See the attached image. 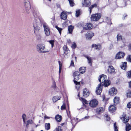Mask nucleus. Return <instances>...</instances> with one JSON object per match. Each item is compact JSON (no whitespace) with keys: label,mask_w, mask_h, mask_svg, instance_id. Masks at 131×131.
<instances>
[{"label":"nucleus","mask_w":131,"mask_h":131,"mask_svg":"<svg viewBox=\"0 0 131 131\" xmlns=\"http://www.w3.org/2000/svg\"><path fill=\"white\" fill-rule=\"evenodd\" d=\"M34 14L35 17H38V18H36L35 21L33 23V26L34 28V31L35 33V31H39L40 29V27L42 25V23L43 21V20L40 16L38 12H37L36 13Z\"/></svg>","instance_id":"obj_1"},{"label":"nucleus","mask_w":131,"mask_h":131,"mask_svg":"<svg viewBox=\"0 0 131 131\" xmlns=\"http://www.w3.org/2000/svg\"><path fill=\"white\" fill-rule=\"evenodd\" d=\"M99 80L101 85H104L105 86H107L110 84V83L108 80H106V76L105 75H102L100 76Z\"/></svg>","instance_id":"obj_2"},{"label":"nucleus","mask_w":131,"mask_h":131,"mask_svg":"<svg viewBox=\"0 0 131 131\" xmlns=\"http://www.w3.org/2000/svg\"><path fill=\"white\" fill-rule=\"evenodd\" d=\"M37 50L39 52L44 53L49 51V50L45 49V45L43 44H38L37 46Z\"/></svg>","instance_id":"obj_3"},{"label":"nucleus","mask_w":131,"mask_h":131,"mask_svg":"<svg viewBox=\"0 0 131 131\" xmlns=\"http://www.w3.org/2000/svg\"><path fill=\"white\" fill-rule=\"evenodd\" d=\"M24 4L26 13L29 14L31 10L29 0H25L24 2Z\"/></svg>","instance_id":"obj_4"},{"label":"nucleus","mask_w":131,"mask_h":131,"mask_svg":"<svg viewBox=\"0 0 131 131\" xmlns=\"http://www.w3.org/2000/svg\"><path fill=\"white\" fill-rule=\"evenodd\" d=\"M101 16L100 14H93L91 15V19L92 21H97L100 19Z\"/></svg>","instance_id":"obj_5"},{"label":"nucleus","mask_w":131,"mask_h":131,"mask_svg":"<svg viewBox=\"0 0 131 131\" xmlns=\"http://www.w3.org/2000/svg\"><path fill=\"white\" fill-rule=\"evenodd\" d=\"M45 34L47 36H49L50 34V28L48 25L46 23L43 25Z\"/></svg>","instance_id":"obj_6"},{"label":"nucleus","mask_w":131,"mask_h":131,"mask_svg":"<svg viewBox=\"0 0 131 131\" xmlns=\"http://www.w3.org/2000/svg\"><path fill=\"white\" fill-rule=\"evenodd\" d=\"M89 104L91 107H95L97 106L98 101L95 99H93L90 101Z\"/></svg>","instance_id":"obj_7"},{"label":"nucleus","mask_w":131,"mask_h":131,"mask_svg":"<svg viewBox=\"0 0 131 131\" xmlns=\"http://www.w3.org/2000/svg\"><path fill=\"white\" fill-rule=\"evenodd\" d=\"M73 77L74 78L73 81L75 80L77 81L81 77L79 72L77 71L74 72L73 73Z\"/></svg>","instance_id":"obj_8"},{"label":"nucleus","mask_w":131,"mask_h":131,"mask_svg":"<svg viewBox=\"0 0 131 131\" xmlns=\"http://www.w3.org/2000/svg\"><path fill=\"white\" fill-rule=\"evenodd\" d=\"M117 91V90L114 88H112L109 90V94L111 96H114L116 94Z\"/></svg>","instance_id":"obj_9"},{"label":"nucleus","mask_w":131,"mask_h":131,"mask_svg":"<svg viewBox=\"0 0 131 131\" xmlns=\"http://www.w3.org/2000/svg\"><path fill=\"white\" fill-rule=\"evenodd\" d=\"M94 33L91 31L88 32L86 35V38L88 39H90L94 36Z\"/></svg>","instance_id":"obj_10"},{"label":"nucleus","mask_w":131,"mask_h":131,"mask_svg":"<svg viewBox=\"0 0 131 131\" xmlns=\"http://www.w3.org/2000/svg\"><path fill=\"white\" fill-rule=\"evenodd\" d=\"M102 92V86L101 84H99L96 88V94L98 95H100Z\"/></svg>","instance_id":"obj_11"},{"label":"nucleus","mask_w":131,"mask_h":131,"mask_svg":"<svg viewBox=\"0 0 131 131\" xmlns=\"http://www.w3.org/2000/svg\"><path fill=\"white\" fill-rule=\"evenodd\" d=\"M107 71L108 73L110 74H115L116 73L114 68L111 66H108Z\"/></svg>","instance_id":"obj_12"},{"label":"nucleus","mask_w":131,"mask_h":131,"mask_svg":"<svg viewBox=\"0 0 131 131\" xmlns=\"http://www.w3.org/2000/svg\"><path fill=\"white\" fill-rule=\"evenodd\" d=\"M92 27V24L90 23L86 24L83 26L84 29L86 30L90 29H91Z\"/></svg>","instance_id":"obj_13"},{"label":"nucleus","mask_w":131,"mask_h":131,"mask_svg":"<svg viewBox=\"0 0 131 131\" xmlns=\"http://www.w3.org/2000/svg\"><path fill=\"white\" fill-rule=\"evenodd\" d=\"M125 55L124 53L119 52H118L116 55L115 58L116 59H121L123 58Z\"/></svg>","instance_id":"obj_14"},{"label":"nucleus","mask_w":131,"mask_h":131,"mask_svg":"<svg viewBox=\"0 0 131 131\" xmlns=\"http://www.w3.org/2000/svg\"><path fill=\"white\" fill-rule=\"evenodd\" d=\"M91 0H84L82 4L84 6L88 7L91 4Z\"/></svg>","instance_id":"obj_15"},{"label":"nucleus","mask_w":131,"mask_h":131,"mask_svg":"<svg viewBox=\"0 0 131 131\" xmlns=\"http://www.w3.org/2000/svg\"><path fill=\"white\" fill-rule=\"evenodd\" d=\"M90 94L89 90L86 88H85L84 89L83 92V95L85 97H87Z\"/></svg>","instance_id":"obj_16"},{"label":"nucleus","mask_w":131,"mask_h":131,"mask_svg":"<svg viewBox=\"0 0 131 131\" xmlns=\"http://www.w3.org/2000/svg\"><path fill=\"white\" fill-rule=\"evenodd\" d=\"M104 111V109L102 107L97 108L96 109V113L97 114H100Z\"/></svg>","instance_id":"obj_17"},{"label":"nucleus","mask_w":131,"mask_h":131,"mask_svg":"<svg viewBox=\"0 0 131 131\" xmlns=\"http://www.w3.org/2000/svg\"><path fill=\"white\" fill-rule=\"evenodd\" d=\"M122 119L123 120V122L125 123L128 121L129 119V117H128L126 116V115L123 114V117L122 118Z\"/></svg>","instance_id":"obj_18"},{"label":"nucleus","mask_w":131,"mask_h":131,"mask_svg":"<svg viewBox=\"0 0 131 131\" xmlns=\"http://www.w3.org/2000/svg\"><path fill=\"white\" fill-rule=\"evenodd\" d=\"M61 18L64 20H66L67 18V13L64 12H62L61 14Z\"/></svg>","instance_id":"obj_19"},{"label":"nucleus","mask_w":131,"mask_h":131,"mask_svg":"<svg viewBox=\"0 0 131 131\" xmlns=\"http://www.w3.org/2000/svg\"><path fill=\"white\" fill-rule=\"evenodd\" d=\"M116 107L115 105H111L109 107V111L111 113H113L116 110Z\"/></svg>","instance_id":"obj_20"},{"label":"nucleus","mask_w":131,"mask_h":131,"mask_svg":"<svg viewBox=\"0 0 131 131\" xmlns=\"http://www.w3.org/2000/svg\"><path fill=\"white\" fill-rule=\"evenodd\" d=\"M74 28V27L72 25L69 26L68 27V33L71 34Z\"/></svg>","instance_id":"obj_21"},{"label":"nucleus","mask_w":131,"mask_h":131,"mask_svg":"<svg viewBox=\"0 0 131 131\" xmlns=\"http://www.w3.org/2000/svg\"><path fill=\"white\" fill-rule=\"evenodd\" d=\"M92 48H95V49L97 50H100L101 49V46L100 45H97L95 44H93L92 45Z\"/></svg>","instance_id":"obj_22"},{"label":"nucleus","mask_w":131,"mask_h":131,"mask_svg":"<svg viewBox=\"0 0 131 131\" xmlns=\"http://www.w3.org/2000/svg\"><path fill=\"white\" fill-rule=\"evenodd\" d=\"M74 82L75 84V88L78 90L79 89L80 86V82H77V81L74 80Z\"/></svg>","instance_id":"obj_23"},{"label":"nucleus","mask_w":131,"mask_h":131,"mask_svg":"<svg viewBox=\"0 0 131 131\" xmlns=\"http://www.w3.org/2000/svg\"><path fill=\"white\" fill-rule=\"evenodd\" d=\"M120 100L118 97H115L114 99V102L115 104L118 103L120 101Z\"/></svg>","instance_id":"obj_24"},{"label":"nucleus","mask_w":131,"mask_h":131,"mask_svg":"<svg viewBox=\"0 0 131 131\" xmlns=\"http://www.w3.org/2000/svg\"><path fill=\"white\" fill-rule=\"evenodd\" d=\"M61 97L58 96H54L52 98V100L53 102L55 103L58 100L60 99Z\"/></svg>","instance_id":"obj_25"},{"label":"nucleus","mask_w":131,"mask_h":131,"mask_svg":"<svg viewBox=\"0 0 131 131\" xmlns=\"http://www.w3.org/2000/svg\"><path fill=\"white\" fill-rule=\"evenodd\" d=\"M55 118L57 121L60 122L61 120L62 117L61 116H60L59 115L57 114Z\"/></svg>","instance_id":"obj_26"},{"label":"nucleus","mask_w":131,"mask_h":131,"mask_svg":"<svg viewBox=\"0 0 131 131\" xmlns=\"http://www.w3.org/2000/svg\"><path fill=\"white\" fill-rule=\"evenodd\" d=\"M86 68L84 67H80L79 69V71L81 74L84 73L86 71Z\"/></svg>","instance_id":"obj_27"},{"label":"nucleus","mask_w":131,"mask_h":131,"mask_svg":"<svg viewBox=\"0 0 131 131\" xmlns=\"http://www.w3.org/2000/svg\"><path fill=\"white\" fill-rule=\"evenodd\" d=\"M84 57L88 59L89 63L90 64V65H91L92 59L91 57H88L86 55H85Z\"/></svg>","instance_id":"obj_28"},{"label":"nucleus","mask_w":131,"mask_h":131,"mask_svg":"<svg viewBox=\"0 0 131 131\" xmlns=\"http://www.w3.org/2000/svg\"><path fill=\"white\" fill-rule=\"evenodd\" d=\"M131 129V127L130 125L128 123H127L126 125V131H129Z\"/></svg>","instance_id":"obj_29"},{"label":"nucleus","mask_w":131,"mask_h":131,"mask_svg":"<svg viewBox=\"0 0 131 131\" xmlns=\"http://www.w3.org/2000/svg\"><path fill=\"white\" fill-rule=\"evenodd\" d=\"M97 6V5L96 4H94L93 5H92L89 8V10L90 12V14L91 12L92 9L94 7H96Z\"/></svg>","instance_id":"obj_30"},{"label":"nucleus","mask_w":131,"mask_h":131,"mask_svg":"<svg viewBox=\"0 0 131 131\" xmlns=\"http://www.w3.org/2000/svg\"><path fill=\"white\" fill-rule=\"evenodd\" d=\"M127 63L126 62H124L122 66H121V68L124 70H126V68Z\"/></svg>","instance_id":"obj_31"},{"label":"nucleus","mask_w":131,"mask_h":131,"mask_svg":"<svg viewBox=\"0 0 131 131\" xmlns=\"http://www.w3.org/2000/svg\"><path fill=\"white\" fill-rule=\"evenodd\" d=\"M50 124L49 123H46L45 124V129L47 130H48L50 129Z\"/></svg>","instance_id":"obj_32"},{"label":"nucleus","mask_w":131,"mask_h":131,"mask_svg":"<svg viewBox=\"0 0 131 131\" xmlns=\"http://www.w3.org/2000/svg\"><path fill=\"white\" fill-rule=\"evenodd\" d=\"M62 128L60 126H59L56 127L53 130V131H62Z\"/></svg>","instance_id":"obj_33"},{"label":"nucleus","mask_w":131,"mask_h":131,"mask_svg":"<svg viewBox=\"0 0 131 131\" xmlns=\"http://www.w3.org/2000/svg\"><path fill=\"white\" fill-rule=\"evenodd\" d=\"M33 123V121L32 120L29 119L28 120L27 122H25V123L26 124V125L27 126L29 124H32Z\"/></svg>","instance_id":"obj_34"},{"label":"nucleus","mask_w":131,"mask_h":131,"mask_svg":"<svg viewBox=\"0 0 131 131\" xmlns=\"http://www.w3.org/2000/svg\"><path fill=\"white\" fill-rule=\"evenodd\" d=\"M80 100H82L83 101V103H85L86 104H88V102L86 100L82 97H81L79 98Z\"/></svg>","instance_id":"obj_35"},{"label":"nucleus","mask_w":131,"mask_h":131,"mask_svg":"<svg viewBox=\"0 0 131 131\" xmlns=\"http://www.w3.org/2000/svg\"><path fill=\"white\" fill-rule=\"evenodd\" d=\"M58 62L59 65V75H60V74L61 72V70L62 69V63L61 61H58Z\"/></svg>","instance_id":"obj_36"},{"label":"nucleus","mask_w":131,"mask_h":131,"mask_svg":"<svg viewBox=\"0 0 131 131\" xmlns=\"http://www.w3.org/2000/svg\"><path fill=\"white\" fill-rule=\"evenodd\" d=\"M22 118L23 119V120L24 123H25L26 120V114H24L22 115Z\"/></svg>","instance_id":"obj_37"},{"label":"nucleus","mask_w":131,"mask_h":131,"mask_svg":"<svg viewBox=\"0 0 131 131\" xmlns=\"http://www.w3.org/2000/svg\"><path fill=\"white\" fill-rule=\"evenodd\" d=\"M55 28L58 30L60 35L61 33V31H62V29L58 27L57 26H55Z\"/></svg>","instance_id":"obj_38"},{"label":"nucleus","mask_w":131,"mask_h":131,"mask_svg":"<svg viewBox=\"0 0 131 131\" xmlns=\"http://www.w3.org/2000/svg\"><path fill=\"white\" fill-rule=\"evenodd\" d=\"M127 96L128 97H131V91L130 90H129L127 93Z\"/></svg>","instance_id":"obj_39"},{"label":"nucleus","mask_w":131,"mask_h":131,"mask_svg":"<svg viewBox=\"0 0 131 131\" xmlns=\"http://www.w3.org/2000/svg\"><path fill=\"white\" fill-rule=\"evenodd\" d=\"M127 74L128 78L129 79L131 78V70L127 72Z\"/></svg>","instance_id":"obj_40"},{"label":"nucleus","mask_w":131,"mask_h":131,"mask_svg":"<svg viewBox=\"0 0 131 131\" xmlns=\"http://www.w3.org/2000/svg\"><path fill=\"white\" fill-rule=\"evenodd\" d=\"M80 11L79 10H78L76 11L75 16L76 17H78L80 14Z\"/></svg>","instance_id":"obj_41"},{"label":"nucleus","mask_w":131,"mask_h":131,"mask_svg":"<svg viewBox=\"0 0 131 131\" xmlns=\"http://www.w3.org/2000/svg\"><path fill=\"white\" fill-rule=\"evenodd\" d=\"M49 43L50 44L52 48H53L54 46V40H51L49 41Z\"/></svg>","instance_id":"obj_42"},{"label":"nucleus","mask_w":131,"mask_h":131,"mask_svg":"<svg viewBox=\"0 0 131 131\" xmlns=\"http://www.w3.org/2000/svg\"><path fill=\"white\" fill-rule=\"evenodd\" d=\"M69 1L70 5L71 6H73L74 4V3L73 1L72 0H68Z\"/></svg>","instance_id":"obj_43"},{"label":"nucleus","mask_w":131,"mask_h":131,"mask_svg":"<svg viewBox=\"0 0 131 131\" xmlns=\"http://www.w3.org/2000/svg\"><path fill=\"white\" fill-rule=\"evenodd\" d=\"M68 111L67 110V112L68 116V117H71V115L70 114V112L69 110V105H68Z\"/></svg>","instance_id":"obj_44"},{"label":"nucleus","mask_w":131,"mask_h":131,"mask_svg":"<svg viewBox=\"0 0 131 131\" xmlns=\"http://www.w3.org/2000/svg\"><path fill=\"white\" fill-rule=\"evenodd\" d=\"M104 116L106 117V119L107 121H108L110 120V118L107 114H105V115Z\"/></svg>","instance_id":"obj_45"},{"label":"nucleus","mask_w":131,"mask_h":131,"mask_svg":"<svg viewBox=\"0 0 131 131\" xmlns=\"http://www.w3.org/2000/svg\"><path fill=\"white\" fill-rule=\"evenodd\" d=\"M127 60L128 61L131 62V55H129L127 58Z\"/></svg>","instance_id":"obj_46"},{"label":"nucleus","mask_w":131,"mask_h":131,"mask_svg":"<svg viewBox=\"0 0 131 131\" xmlns=\"http://www.w3.org/2000/svg\"><path fill=\"white\" fill-rule=\"evenodd\" d=\"M77 47V45L76 43L74 42L72 44L71 46V47L73 49H75Z\"/></svg>","instance_id":"obj_47"},{"label":"nucleus","mask_w":131,"mask_h":131,"mask_svg":"<svg viewBox=\"0 0 131 131\" xmlns=\"http://www.w3.org/2000/svg\"><path fill=\"white\" fill-rule=\"evenodd\" d=\"M66 108V106L65 103H63V105L61 106V109L62 110L65 109Z\"/></svg>","instance_id":"obj_48"},{"label":"nucleus","mask_w":131,"mask_h":131,"mask_svg":"<svg viewBox=\"0 0 131 131\" xmlns=\"http://www.w3.org/2000/svg\"><path fill=\"white\" fill-rule=\"evenodd\" d=\"M114 130L115 131H117L118 129L117 126L116 125V123H114Z\"/></svg>","instance_id":"obj_49"},{"label":"nucleus","mask_w":131,"mask_h":131,"mask_svg":"<svg viewBox=\"0 0 131 131\" xmlns=\"http://www.w3.org/2000/svg\"><path fill=\"white\" fill-rule=\"evenodd\" d=\"M117 39L118 40H120L122 39L121 36L120 35L118 34L117 35Z\"/></svg>","instance_id":"obj_50"},{"label":"nucleus","mask_w":131,"mask_h":131,"mask_svg":"<svg viewBox=\"0 0 131 131\" xmlns=\"http://www.w3.org/2000/svg\"><path fill=\"white\" fill-rule=\"evenodd\" d=\"M127 107L129 108H131V102H129L127 105Z\"/></svg>","instance_id":"obj_51"},{"label":"nucleus","mask_w":131,"mask_h":131,"mask_svg":"<svg viewBox=\"0 0 131 131\" xmlns=\"http://www.w3.org/2000/svg\"><path fill=\"white\" fill-rule=\"evenodd\" d=\"M70 66L72 67H74V66L73 60H72L71 61Z\"/></svg>","instance_id":"obj_52"},{"label":"nucleus","mask_w":131,"mask_h":131,"mask_svg":"<svg viewBox=\"0 0 131 131\" xmlns=\"http://www.w3.org/2000/svg\"><path fill=\"white\" fill-rule=\"evenodd\" d=\"M122 42H123V45L121 46V47H123L125 46V41L124 40H122Z\"/></svg>","instance_id":"obj_53"},{"label":"nucleus","mask_w":131,"mask_h":131,"mask_svg":"<svg viewBox=\"0 0 131 131\" xmlns=\"http://www.w3.org/2000/svg\"><path fill=\"white\" fill-rule=\"evenodd\" d=\"M37 38L38 39H39L41 38V36L39 34L36 35Z\"/></svg>","instance_id":"obj_54"},{"label":"nucleus","mask_w":131,"mask_h":131,"mask_svg":"<svg viewBox=\"0 0 131 131\" xmlns=\"http://www.w3.org/2000/svg\"><path fill=\"white\" fill-rule=\"evenodd\" d=\"M56 86L55 84V83H54L52 85V87L54 88H55L56 87Z\"/></svg>","instance_id":"obj_55"},{"label":"nucleus","mask_w":131,"mask_h":131,"mask_svg":"<svg viewBox=\"0 0 131 131\" xmlns=\"http://www.w3.org/2000/svg\"><path fill=\"white\" fill-rule=\"evenodd\" d=\"M127 16V15H126V14H124V15H123V19H125V17H126Z\"/></svg>","instance_id":"obj_56"},{"label":"nucleus","mask_w":131,"mask_h":131,"mask_svg":"<svg viewBox=\"0 0 131 131\" xmlns=\"http://www.w3.org/2000/svg\"><path fill=\"white\" fill-rule=\"evenodd\" d=\"M89 118V116H85L84 117V118L85 119H88Z\"/></svg>","instance_id":"obj_57"},{"label":"nucleus","mask_w":131,"mask_h":131,"mask_svg":"<svg viewBox=\"0 0 131 131\" xmlns=\"http://www.w3.org/2000/svg\"><path fill=\"white\" fill-rule=\"evenodd\" d=\"M128 47L129 49L131 50V44H130L129 46H128Z\"/></svg>","instance_id":"obj_58"},{"label":"nucleus","mask_w":131,"mask_h":131,"mask_svg":"<svg viewBox=\"0 0 131 131\" xmlns=\"http://www.w3.org/2000/svg\"><path fill=\"white\" fill-rule=\"evenodd\" d=\"M44 118H47V119H49L50 118V117L46 116H45Z\"/></svg>","instance_id":"obj_59"},{"label":"nucleus","mask_w":131,"mask_h":131,"mask_svg":"<svg viewBox=\"0 0 131 131\" xmlns=\"http://www.w3.org/2000/svg\"><path fill=\"white\" fill-rule=\"evenodd\" d=\"M103 101H106V100L105 99V96H103Z\"/></svg>","instance_id":"obj_60"},{"label":"nucleus","mask_w":131,"mask_h":131,"mask_svg":"<svg viewBox=\"0 0 131 131\" xmlns=\"http://www.w3.org/2000/svg\"><path fill=\"white\" fill-rule=\"evenodd\" d=\"M129 87L130 88H131V81L129 83Z\"/></svg>","instance_id":"obj_61"},{"label":"nucleus","mask_w":131,"mask_h":131,"mask_svg":"<svg viewBox=\"0 0 131 131\" xmlns=\"http://www.w3.org/2000/svg\"><path fill=\"white\" fill-rule=\"evenodd\" d=\"M66 48V50H67V47H66V46H64V47H63V48Z\"/></svg>","instance_id":"obj_62"},{"label":"nucleus","mask_w":131,"mask_h":131,"mask_svg":"<svg viewBox=\"0 0 131 131\" xmlns=\"http://www.w3.org/2000/svg\"><path fill=\"white\" fill-rule=\"evenodd\" d=\"M74 58L75 59V61H76V60H77V58L76 57H75Z\"/></svg>","instance_id":"obj_63"},{"label":"nucleus","mask_w":131,"mask_h":131,"mask_svg":"<svg viewBox=\"0 0 131 131\" xmlns=\"http://www.w3.org/2000/svg\"><path fill=\"white\" fill-rule=\"evenodd\" d=\"M86 106V105H84L83 107H85Z\"/></svg>","instance_id":"obj_64"}]
</instances>
